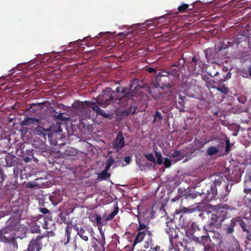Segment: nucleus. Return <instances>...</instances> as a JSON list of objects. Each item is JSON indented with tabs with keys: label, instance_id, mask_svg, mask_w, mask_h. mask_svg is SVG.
<instances>
[{
	"label": "nucleus",
	"instance_id": "nucleus-1",
	"mask_svg": "<svg viewBox=\"0 0 251 251\" xmlns=\"http://www.w3.org/2000/svg\"><path fill=\"white\" fill-rule=\"evenodd\" d=\"M120 92V87L116 88L115 91H113L111 88L106 87L102 90V99L96 100V102H91L90 101H86L87 106L91 108L96 112L97 115H100L104 118L111 119L113 117L111 114H107L100 109L98 104L103 108L106 107L109 104H115V107L120 106H126V97H125V94H123L121 97L117 96V95Z\"/></svg>",
	"mask_w": 251,
	"mask_h": 251
},
{
	"label": "nucleus",
	"instance_id": "nucleus-2",
	"mask_svg": "<svg viewBox=\"0 0 251 251\" xmlns=\"http://www.w3.org/2000/svg\"><path fill=\"white\" fill-rule=\"evenodd\" d=\"M169 74L164 69H160L155 76L153 86L147 88L148 93L156 100H168L172 95L173 83Z\"/></svg>",
	"mask_w": 251,
	"mask_h": 251
},
{
	"label": "nucleus",
	"instance_id": "nucleus-3",
	"mask_svg": "<svg viewBox=\"0 0 251 251\" xmlns=\"http://www.w3.org/2000/svg\"><path fill=\"white\" fill-rule=\"evenodd\" d=\"M138 226L137 227V234L133 241V245L135 246L137 244L144 241L145 242L144 247L148 248L152 245L153 234L151 231L149 230V224L142 222L139 218Z\"/></svg>",
	"mask_w": 251,
	"mask_h": 251
},
{
	"label": "nucleus",
	"instance_id": "nucleus-4",
	"mask_svg": "<svg viewBox=\"0 0 251 251\" xmlns=\"http://www.w3.org/2000/svg\"><path fill=\"white\" fill-rule=\"evenodd\" d=\"M230 217L229 213L225 210H215L211 213L210 219L205 225L203 229L205 231H209L211 228H220L224 222Z\"/></svg>",
	"mask_w": 251,
	"mask_h": 251
},
{
	"label": "nucleus",
	"instance_id": "nucleus-5",
	"mask_svg": "<svg viewBox=\"0 0 251 251\" xmlns=\"http://www.w3.org/2000/svg\"><path fill=\"white\" fill-rule=\"evenodd\" d=\"M134 82L131 83L128 87L124 88L121 92L122 94H125V97H126V103L127 101L132 99L133 97H138L141 94V89L142 87L139 85H136Z\"/></svg>",
	"mask_w": 251,
	"mask_h": 251
},
{
	"label": "nucleus",
	"instance_id": "nucleus-6",
	"mask_svg": "<svg viewBox=\"0 0 251 251\" xmlns=\"http://www.w3.org/2000/svg\"><path fill=\"white\" fill-rule=\"evenodd\" d=\"M15 231L7 226L0 230V243H8L9 241L16 239Z\"/></svg>",
	"mask_w": 251,
	"mask_h": 251
},
{
	"label": "nucleus",
	"instance_id": "nucleus-7",
	"mask_svg": "<svg viewBox=\"0 0 251 251\" xmlns=\"http://www.w3.org/2000/svg\"><path fill=\"white\" fill-rule=\"evenodd\" d=\"M46 235H38L30 241L27 249L24 251H40L43 246L42 240L46 237Z\"/></svg>",
	"mask_w": 251,
	"mask_h": 251
},
{
	"label": "nucleus",
	"instance_id": "nucleus-8",
	"mask_svg": "<svg viewBox=\"0 0 251 251\" xmlns=\"http://www.w3.org/2000/svg\"><path fill=\"white\" fill-rule=\"evenodd\" d=\"M236 220H238V224L243 232L246 233L247 239L251 242V221L247 218L243 220L240 217H238Z\"/></svg>",
	"mask_w": 251,
	"mask_h": 251
},
{
	"label": "nucleus",
	"instance_id": "nucleus-9",
	"mask_svg": "<svg viewBox=\"0 0 251 251\" xmlns=\"http://www.w3.org/2000/svg\"><path fill=\"white\" fill-rule=\"evenodd\" d=\"M125 145V138L123 135V133L119 131L116 136L113 144V148L117 152H119Z\"/></svg>",
	"mask_w": 251,
	"mask_h": 251
},
{
	"label": "nucleus",
	"instance_id": "nucleus-10",
	"mask_svg": "<svg viewBox=\"0 0 251 251\" xmlns=\"http://www.w3.org/2000/svg\"><path fill=\"white\" fill-rule=\"evenodd\" d=\"M217 195V189L215 186H210L209 189L206 190V192H202L201 196L204 198L205 201L209 202L214 200Z\"/></svg>",
	"mask_w": 251,
	"mask_h": 251
},
{
	"label": "nucleus",
	"instance_id": "nucleus-11",
	"mask_svg": "<svg viewBox=\"0 0 251 251\" xmlns=\"http://www.w3.org/2000/svg\"><path fill=\"white\" fill-rule=\"evenodd\" d=\"M215 228L212 227L211 230L209 231H205L207 233L210 235V237H211L213 242L212 244L213 245L220 246L223 242L222 236L220 232L215 230Z\"/></svg>",
	"mask_w": 251,
	"mask_h": 251
},
{
	"label": "nucleus",
	"instance_id": "nucleus-12",
	"mask_svg": "<svg viewBox=\"0 0 251 251\" xmlns=\"http://www.w3.org/2000/svg\"><path fill=\"white\" fill-rule=\"evenodd\" d=\"M169 74V77L172 80V83H176L179 80V74L181 73V67L176 69L172 67L166 71Z\"/></svg>",
	"mask_w": 251,
	"mask_h": 251
},
{
	"label": "nucleus",
	"instance_id": "nucleus-13",
	"mask_svg": "<svg viewBox=\"0 0 251 251\" xmlns=\"http://www.w3.org/2000/svg\"><path fill=\"white\" fill-rule=\"evenodd\" d=\"M208 141L206 140V139H198L196 138L195 139V145L197 147L196 149H193L191 146L188 148L190 149L188 150L190 154H192L194 151L199 150L200 148H202L206 143H208Z\"/></svg>",
	"mask_w": 251,
	"mask_h": 251
},
{
	"label": "nucleus",
	"instance_id": "nucleus-14",
	"mask_svg": "<svg viewBox=\"0 0 251 251\" xmlns=\"http://www.w3.org/2000/svg\"><path fill=\"white\" fill-rule=\"evenodd\" d=\"M224 145V143L223 142H221L217 146H211L207 149L206 153L210 156L216 154L219 152L220 150L223 149Z\"/></svg>",
	"mask_w": 251,
	"mask_h": 251
},
{
	"label": "nucleus",
	"instance_id": "nucleus-15",
	"mask_svg": "<svg viewBox=\"0 0 251 251\" xmlns=\"http://www.w3.org/2000/svg\"><path fill=\"white\" fill-rule=\"evenodd\" d=\"M211 242L210 235L208 234L207 235H203L200 237L199 244L202 245L204 247V250H206L213 247V246L210 244Z\"/></svg>",
	"mask_w": 251,
	"mask_h": 251
},
{
	"label": "nucleus",
	"instance_id": "nucleus-16",
	"mask_svg": "<svg viewBox=\"0 0 251 251\" xmlns=\"http://www.w3.org/2000/svg\"><path fill=\"white\" fill-rule=\"evenodd\" d=\"M190 148L186 147L185 149L182 150V152L179 151L175 150L173 153H171V156L172 157H179L177 160H180L181 158H182L184 156H187L189 154H190L188 150Z\"/></svg>",
	"mask_w": 251,
	"mask_h": 251
},
{
	"label": "nucleus",
	"instance_id": "nucleus-17",
	"mask_svg": "<svg viewBox=\"0 0 251 251\" xmlns=\"http://www.w3.org/2000/svg\"><path fill=\"white\" fill-rule=\"evenodd\" d=\"M34 133L35 134L39 135L42 138H44L45 140L46 139V135L48 134L47 133L50 131V128H45L40 126H38L34 129Z\"/></svg>",
	"mask_w": 251,
	"mask_h": 251
},
{
	"label": "nucleus",
	"instance_id": "nucleus-18",
	"mask_svg": "<svg viewBox=\"0 0 251 251\" xmlns=\"http://www.w3.org/2000/svg\"><path fill=\"white\" fill-rule=\"evenodd\" d=\"M237 219L238 217H236L235 218L230 220L229 224L228 225L227 227L225 228V231L227 233L231 234L234 232V227L236 224H238V220H236Z\"/></svg>",
	"mask_w": 251,
	"mask_h": 251
},
{
	"label": "nucleus",
	"instance_id": "nucleus-19",
	"mask_svg": "<svg viewBox=\"0 0 251 251\" xmlns=\"http://www.w3.org/2000/svg\"><path fill=\"white\" fill-rule=\"evenodd\" d=\"M75 228L77 231V234L81 238V239L85 242H87L89 240V238L85 229L82 227H81L80 229H79L78 227L76 226Z\"/></svg>",
	"mask_w": 251,
	"mask_h": 251
},
{
	"label": "nucleus",
	"instance_id": "nucleus-20",
	"mask_svg": "<svg viewBox=\"0 0 251 251\" xmlns=\"http://www.w3.org/2000/svg\"><path fill=\"white\" fill-rule=\"evenodd\" d=\"M73 224L72 223H68L66 228H65V235L66 236V239L65 240L64 244L66 245L68 244L71 239V234L72 230L73 227Z\"/></svg>",
	"mask_w": 251,
	"mask_h": 251
},
{
	"label": "nucleus",
	"instance_id": "nucleus-21",
	"mask_svg": "<svg viewBox=\"0 0 251 251\" xmlns=\"http://www.w3.org/2000/svg\"><path fill=\"white\" fill-rule=\"evenodd\" d=\"M249 51H241L237 55V58L240 60L241 62H245L250 59V55Z\"/></svg>",
	"mask_w": 251,
	"mask_h": 251
},
{
	"label": "nucleus",
	"instance_id": "nucleus-22",
	"mask_svg": "<svg viewBox=\"0 0 251 251\" xmlns=\"http://www.w3.org/2000/svg\"><path fill=\"white\" fill-rule=\"evenodd\" d=\"M39 120L35 118H30L26 117L25 119L21 122V125L22 126H28L32 124L35 123H38Z\"/></svg>",
	"mask_w": 251,
	"mask_h": 251
},
{
	"label": "nucleus",
	"instance_id": "nucleus-23",
	"mask_svg": "<svg viewBox=\"0 0 251 251\" xmlns=\"http://www.w3.org/2000/svg\"><path fill=\"white\" fill-rule=\"evenodd\" d=\"M74 246L75 250H76L78 248L81 250L82 251L87 249L89 246L88 244L87 243H82L80 241L77 242L76 237L74 240Z\"/></svg>",
	"mask_w": 251,
	"mask_h": 251
},
{
	"label": "nucleus",
	"instance_id": "nucleus-24",
	"mask_svg": "<svg viewBox=\"0 0 251 251\" xmlns=\"http://www.w3.org/2000/svg\"><path fill=\"white\" fill-rule=\"evenodd\" d=\"M132 106L130 105L128 108L121 111L119 114V115L121 117V119L127 116L130 114H133L135 113L136 108L134 107L133 111H132Z\"/></svg>",
	"mask_w": 251,
	"mask_h": 251
},
{
	"label": "nucleus",
	"instance_id": "nucleus-25",
	"mask_svg": "<svg viewBox=\"0 0 251 251\" xmlns=\"http://www.w3.org/2000/svg\"><path fill=\"white\" fill-rule=\"evenodd\" d=\"M15 159L16 157L14 155L11 154L6 155L5 158L6 165L9 167L15 166L16 164Z\"/></svg>",
	"mask_w": 251,
	"mask_h": 251
},
{
	"label": "nucleus",
	"instance_id": "nucleus-26",
	"mask_svg": "<svg viewBox=\"0 0 251 251\" xmlns=\"http://www.w3.org/2000/svg\"><path fill=\"white\" fill-rule=\"evenodd\" d=\"M119 211V208L117 205V204H114V210L112 212H111L110 214L107 215L105 219L106 222H107L108 221L112 220L115 216L118 213Z\"/></svg>",
	"mask_w": 251,
	"mask_h": 251
},
{
	"label": "nucleus",
	"instance_id": "nucleus-27",
	"mask_svg": "<svg viewBox=\"0 0 251 251\" xmlns=\"http://www.w3.org/2000/svg\"><path fill=\"white\" fill-rule=\"evenodd\" d=\"M200 61V59L197 58L195 56H193L191 61L190 62V71L192 72H194L196 70V67L197 64L199 63V61Z\"/></svg>",
	"mask_w": 251,
	"mask_h": 251
},
{
	"label": "nucleus",
	"instance_id": "nucleus-28",
	"mask_svg": "<svg viewBox=\"0 0 251 251\" xmlns=\"http://www.w3.org/2000/svg\"><path fill=\"white\" fill-rule=\"evenodd\" d=\"M165 231L169 235L170 241L172 242V239L175 238L176 236L175 229L173 227H168L165 229Z\"/></svg>",
	"mask_w": 251,
	"mask_h": 251
},
{
	"label": "nucleus",
	"instance_id": "nucleus-29",
	"mask_svg": "<svg viewBox=\"0 0 251 251\" xmlns=\"http://www.w3.org/2000/svg\"><path fill=\"white\" fill-rule=\"evenodd\" d=\"M77 154V150L73 147L68 148L64 152V155L66 156H75Z\"/></svg>",
	"mask_w": 251,
	"mask_h": 251
},
{
	"label": "nucleus",
	"instance_id": "nucleus-30",
	"mask_svg": "<svg viewBox=\"0 0 251 251\" xmlns=\"http://www.w3.org/2000/svg\"><path fill=\"white\" fill-rule=\"evenodd\" d=\"M95 217V220L96 221L97 225L98 226H101L106 225V222L105 219H104L103 220H102L101 217L100 215L96 214Z\"/></svg>",
	"mask_w": 251,
	"mask_h": 251
},
{
	"label": "nucleus",
	"instance_id": "nucleus-31",
	"mask_svg": "<svg viewBox=\"0 0 251 251\" xmlns=\"http://www.w3.org/2000/svg\"><path fill=\"white\" fill-rule=\"evenodd\" d=\"M190 232L195 233L197 231H200L201 228L197 222H193L190 225Z\"/></svg>",
	"mask_w": 251,
	"mask_h": 251
},
{
	"label": "nucleus",
	"instance_id": "nucleus-32",
	"mask_svg": "<svg viewBox=\"0 0 251 251\" xmlns=\"http://www.w3.org/2000/svg\"><path fill=\"white\" fill-rule=\"evenodd\" d=\"M111 175L107 172L102 171L100 174H99L98 177L101 180H105L110 176Z\"/></svg>",
	"mask_w": 251,
	"mask_h": 251
},
{
	"label": "nucleus",
	"instance_id": "nucleus-33",
	"mask_svg": "<svg viewBox=\"0 0 251 251\" xmlns=\"http://www.w3.org/2000/svg\"><path fill=\"white\" fill-rule=\"evenodd\" d=\"M163 117L161 113L156 111L153 115V119L152 121L153 123H156L157 121H161L162 120Z\"/></svg>",
	"mask_w": 251,
	"mask_h": 251
},
{
	"label": "nucleus",
	"instance_id": "nucleus-34",
	"mask_svg": "<svg viewBox=\"0 0 251 251\" xmlns=\"http://www.w3.org/2000/svg\"><path fill=\"white\" fill-rule=\"evenodd\" d=\"M33 145L34 146L35 148L40 149L41 150H45L46 149V144L44 142H35V143L33 144Z\"/></svg>",
	"mask_w": 251,
	"mask_h": 251
},
{
	"label": "nucleus",
	"instance_id": "nucleus-35",
	"mask_svg": "<svg viewBox=\"0 0 251 251\" xmlns=\"http://www.w3.org/2000/svg\"><path fill=\"white\" fill-rule=\"evenodd\" d=\"M185 63V61L184 60V59H179L178 61L175 64L172 65V67H175L176 69L178 68V67H181V71H182V68L183 67L184 64Z\"/></svg>",
	"mask_w": 251,
	"mask_h": 251
},
{
	"label": "nucleus",
	"instance_id": "nucleus-36",
	"mask_svg": "<svg viewBox=\"0 0 251 251\" xmlns=\"http://www.w3.org/2000/svg\"><path fill=\"white\" fill-rule=\"evenodd\" d=\"M30 232L32 233H38L40 232V226H31L29 227Z\"/></svg>",
	"mask_w": 251,
	"mask_h": 251
},
{
	"label": "nucleus",
	"instance_id": "nucleus-37",
	"mask_svg": "<svg viewBox=\"0 0 251 251\" xmlns=\"http://www.w3.org/2000/svg\"><path fill=\"white\" fill-rule=\"evenodd\" d=\"M155 156L157 158V163L161 165L163 163V157L160 152H155Z\"/></svg>",
	"mask_w": 251,
	"mask_h": 251
},
{
	"label": "nucleus",
	"instance_id": "nucleus-38",
	"mask_svg": "<svg viewBox=\"0 0 251 251\" xmlns=\"http://www.w3.org/2000/svg\"><path fill=\"white\" fill-rule=\"evenodd\" d=\"M189 5L187 4H183L179 5L177 8V9L179 12L183 13L185 12L186 10L189 8Z\"/></svg>",
	"mask_w": 251,
	"mask_h": 251
},
{
	"label": "nucleus",
	"instance_id": "nucleus-39",
	"mask_svg": "<svg viewBox=\"0 0 251 251\" xmlns=\"http://www.w3.org/2000/svg\"><path fill=\"white\" fill-rule=\"evenodd\" d=\"M144 156L147 159H148L151 162H152L153 163H155V159L152 153L145 154Z\"/></svg>",
	"mask_w": 251,
	"mask_h": 251
},
{
	"label": "nucleus",
	"instance_id": "nucleus-40",
	"mask_svg": "<svg viewBox=\"0 0 251 251\" xmlns=\"http://www.w3.org/2000/svg\"><path fill=\"white\" fill-rule=\"evenodd\" d=\"M54 117L58 120H60L63 122H66L69 120V118H67L63 116L62 113H60L57 115H54Z\"/></svg>",
	"mask_w": 251,
	"mask_h": 251
},
{
	"label": "nucleus",
	"instance_id": "nucleus-41",
	"mask_svg": "<svg viewBox=\"0 0 251 251\" xmlns=\"http://www.w3.org/2000/svg\"><path fill=\"white\" fill-rule=\"evenodd\" d=\"M223 181V178L222 177H219L217 179H216L213 183L211 184V186H215V188H217V186H220Z\"/></svg>",
	"mask_w": 251,
	"mask_h": 251
},
{
	"label": "nucleus",
	"instance_id": "nucleus-42",
	"mask_svg": "<svg viewBox=\"0 0 251 251\" xmlns=\"http://www.w3.org/2000/svg\"><path fill=\"white\" fill-rule=\"evenodd\" d=\"M201 78L205 81L207 86H208L209 85H210L212 82H214L213 80L210 79V78L206 75H201Z\"/></svg>",
	"mask_w": 251,
	"mask_h": 251
},
{
	"label": "nucleus",
	"instance_id": "nucleus-43",
	"mask_svg": "<svg viewBox=\"0 0 251 251\" xmlns=\"http://www.w3.org/2000/svg\"><path fill=\"white\" fill-rule=\"evenodd\" d=\"M216 89L218 91H220L224 94H226L228 92V89L225 85H223L221 87H218Z\"/></svg>",
	"mask_w": 251,
	"mask_h": 251
},
{
	"label": "nucleus",
	"instance_id": "nucleus-44",
	"mask_svg": "<svg viewBox=\"0 0 251 251\" xmlns=\"http://www.w3.org/2000/svg\"><path fill=\"white\" fill-rule=\"evenodd\" d=\"M30 153H31V154H28V156H25L24 155H23V158H24V160L26 162H30L31 160H32V159L33 157V155L32 154V153L31 152V151H29Z\"/></svg>",
	"mask_w": 251,
	"mask_h": 251
},
{
	"label": "nucleus",
	"instance_id": "nucleus-45",
	"mask_svg": "<svg viewBox=\"0 0 251 251\" xmlns=\"http://www.w3.org/2000/svg\"><path fill=\"white\" fill-rule=\"evenodd\" d=\"M189 238L191 240L199 244L200 237H197V236L194 235V233L191 232V236H190Z\"/></svg>",
	"mask_w": 251,
	"mask_h": 251
},
{
	"label": "nucleus",
	"instance_id": "nucleus-46",
	"mask_svg": "<svg viewBox=\"0 0 251 251\" xmlns=\"http://www.w3.org/2000/svg\"><path fill=\"white\" fill-rule=\"evenodd\" d=\"M230 140L226 138V148H225V152L226 153H228L230 151Z\"/></svg>",
	"mask_w": 251,
	"mask_h": 251
},
{
	"label": "nucleus",
	"instance_id": "nucleus-47",
	"mask_svg": "<svg viewBox=\"0 0 251 251\" xmlns=\"http://www.w3.org/2000/svg\"><path fill=\"white\" fill-rule=\"evenodd\" d=\"M233 186V183L232 182H229L226 185V192L227 193H229L232 189V187Z\"/></svg>",
	"mask_w": 251,
	"mask_h": 251
},
{
	"label": "nucleus",
	"instance_id": "nucleus-48",
	"mask_svg": "<svg viewBox=\"0 0 251 251\" xmlns=\"http://www.w3.org/2000/svg\"><path fill=\"white\" fill-rule=\"evenodd\" d=\"M228 193H224L221 196L220 200L222 201H226L228 198Z\"/></svg>",
	"mask_w": 251,
	"mask_h": 251
},
{
	"label": "nucleus",
	"instance_id": "nucleus-49",
	"mask_svg": "<svg viewBox=\"0 0 251 251\" xmlns=\"http://www.w3.org/2000/svg\"><path fill=\"white\" fill-rule=\"evenodd\" d=\"M163 163L166 168H169L171 165V161L168 158H165Z\"/></svg>",
	"mask_w": 251,
	"mask_h": 251
},
{
	"label": "nucleus",
	"instance_id": "nucleus-50",
	"mask_svg": "<svg viewBox=\"0 0 251 251\" xmlns=\"http://www.w3.org/2000/svg\"><path fill=\"white\" fill-rule=\"evenodd\" d=\"M189 210L188 208L186 207H183L179 210H176L175 212L176 214H179L181 213H186L189 212Z\"/></svg>",
	"mask_w": 251,
	"mask_h": 251
},
{
	"label": "nucleus",
	"instance_id": "nucleus-51",
	"mask_svg": "<svg viewBox=\"0 0 251 251\" xmlns=\"http://www.w3.org/2000/svg\"><path fill=\"white\" fill-rule=\"evenodd\" d=\"M8 243H10V244L12 245L14 248L16 249H18V245L17 241H16V239H13L11 241H9V242H8Z\"/></svg>",
	"mask_w": 251,
	"mask_h": 251
},
{
	"label": "nucleus",
	"instance_id": "nucleus-52",
	"mask_svg": "<svg viewBox=\"0 0 251 251\" xmlns=\"http://www.w3.org/2000/svg\"><path fill=\"white\" fill-rule=\"evenodd\" d=\"M114 161V159L113 158V157L111 156H110L108 158L106 164L111 166V165L113 163Z\"/></svg>",
	"mask_w": 251,
	"mask_h": 251
},
{
	"label": "nucleus",
	"instance_id": "nucleus-53",
	"mask_svg": "<svg viewBox=\"0 0 251 251\" xmlns=\"http://www.w3.org/2000/svg\"><path fill=\"white\" fill-rule=\"evenodd\" d=\"M152 245H153V244L151 246H150V250L149 251H159V250L160 249V246H156L154 247H152Z\"/></svg>",
	"mask_w": 251,
	"mask_h": 251
},
{
	"label": "nucleus",
	"instance_id": "nucleus-54",
	"mask_svg": "<svg viewBox=\"0 0 251 251\" xmlns=\"http://www.w3.org/2000/svg\"><path fill=\"white\" fill-rule=\"evenodd\" d=\"M223 208H224L225 209H226V210H234L235 208L232 207H230V206L228 205H226V204H224L223 207H222Z\"/></svg>",
	"mask_w": 251,
	"mask_h": 251
},
{
	"label": "nucleus",
	"instance_id": "nucleus-55",
	"mask_svg": "<svg viewBox=\"0 0 251 251\" xmlns=\"http://www.w3.org/2000/svg\"><path fill=\"white\" fill-rule=\"evenodd\" d=\"M40 211L43 214H47L49 212V210L46 208H40Z\"/></svg>",
	"mask_w": 251,
	"mask_h": 251
},
{
	"label": "nucleus",
	"instance_id": "nucleus-56",
	"mask_svg": "<svg viewBox=\"0 0 251 251\" xmlns=\"http://www.w3.org/2000/svg\"><path fill=\"white\" fill-rule=\"evenodd\" d=\"M146 70L150 73H155L156 74L157 73V72H156L155 69L153 68L149 67V68H148Z\"/></svg>",
	"mask_w": 251,
	"mask_h": 251
},
{
	"label": "nucleus",
	"instance_id": "nucleus-57",
	"mask_svg": "<svg viewBox=\"0 0 251 251\" xmlns=\"http://www.w3.org/2000/svg\"><path fill=\"white\" fill-rule=\"evenodd\" d=\"M125 161L126 162V164H129L131 161V158L129 156H126L124 158Z\"/></svg>",
	"mask_w": 251,
	"mask_h": 251
},
{
	"label": "nucleus",
	"instance_id": "nucleus-58",
	"mask_svg": "<svg viewBox=\"0 0 251 251\" xmlns=\"http://www.w3.org/2000/svg\"><path fill=\"white\" fill-rule=\"evenodd\" d=\"M248 46L249 49L251 50V36H249L247 39Z\"/></svg>",
	"mask_w": 251,
	"mask_h": 251
},
{
	"label": "nucleus",
	"instance_id": "nucleus-59",
	"mask_svg": "<svg viewBox=\"0 0 251 251\" xmlns=\"http://www.w3.org/2000/svg\"><path fill=\"white\" fill-rule=\"evenodd\" d=\"M100 235L101 236V237H102V239L103 240V246H104V244L105 243V238L104 234L102 231H100Z\"/></svg>",
	"mask_w": 251,
	"mask_h": 251
},
{
	"label": "nucleus",
	"instance_id": "nucleus-60",
	"mask_svg": "<svg viewBox=\"0 0 251 251\" xmlns=\"http://www.w3.org/2000/svg\"><path fill=\"white\" fill-rule=\"evenodd\" d=\"M244 192L246 194H249L251 192V189L250 188H245L244 190Z\"/></svg>",
	"mask_w": 251,
	"mask_h": 251
},
{
	"label": "nucleus",
	"instance_id": "nucleus-61",
	"mask_svg": "<svg viewBox=\"0 0 251 251\" xmlns=\"http://www.w3.org/2000/svg\"><path fill=\"white\" fill-rule=\"evenodd\" d=\"M110 167H111L110 166L106 164L105 169H104V170L103 171H104L105 172H108V171L110 169Z\"/></svg>",
	"mask_w": 251,
	"mask_h": 251
},
{
	"label": "nucleus",
	"instance_id": "nucleus-62",
	"mask_svg": "<svg viewBox=\"0 0 251 251\" xmlns=\"http://www.w3.org/2000/svg\"><path fill=\"white\" fill-rule=\"evenodd\" d=\"M103 34V33H100V34H99V36H95V37H94V38H93V39H94V40H97L99 39V38H100V35L101 34Z\"/></svg>",
	"mask_w": 251,
	"mask_h": 251
},
{
	"label": "nucleus",
	"instance_id": "nucleus-63",
	"mask_svg": "<svg viewBox=\"0 0 251 251\" xmlns=\"http://www.w3.org/2000/svg\"><path fill=\"white\" fill-rule=\"evenodd\" d=\"M178 103H179V104H180V106L181 107H183L184 106H183V104H184V102L183 101H179Z\"/></svg>",
	"mask_w": 251,
	"mask_h": 251
},
{
	"label": "nucleus",
	"instance_id": "nucleus-64",
	"mask_svg": "<svg viewBox=\"0 0 251 251\" xmlns=\"http://www.w3.org/2000/svg\"><path fill=\"white\" fill-rule=\"evenodd\" d=\"M248 71L249 72V74L251 76V66H250L248 68Z\"/></svg>",
	"mask_w": 251,
	"mask_h": 251
}]
</instances>
